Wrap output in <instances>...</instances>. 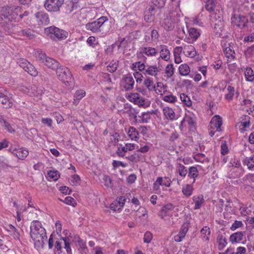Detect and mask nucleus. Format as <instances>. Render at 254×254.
Listing matches in <instances>:
<instances>
[{"mask_svg": "<svg viewBox=\"0 0 254 254\" xmlns=\"http://www.w3.org/2000/svg\"><path fill=\"white\" fill-rule=\"evenodd\" d=\"M81 9L79 0H71L66 1L64 6L63 10L66 14H75Z\"/></svg>", "mask_w": 254, "mask_h": 254, "instance_id": "nucleus-4", "label": "nucleus"}, {"mask_svg": "<svg viewBox=\"0 0 254 254\" xmlns=\"http://www.w3.org/2000/svg\"><path fill=\"white\" fill-rule=\"evenodd\" d=\"M189 36L186 41L189 43H193L200 36L199 31L195 28H190L188 30Z\"/></svg>", "mask_w": 254, "mask_h": 254, "instance_id": "nucleus-14", "label": "nucleus"}, {"mask_svg": "<svg viewBox=\"0 0 254 254\" xmlns=\"http://www.w3.org/2000/svg\"><path fill=\"white\" fill-rule=\"evenodd\" d=\"M192 200L194 203V209H198L200 208V207L202 206V204L204 202L203 196L202 195L193 196L192 197Z\"/></svg>", "mask_w": 254, "mask_h": 254, "instance_id": "nucleus-25", "label": "nucleus"}, {"mask_svg": "<svg viewBox=\"0 0 254 254\" xmlns=\"http://www.w3.org/2000/svg\"><path fill=\"white\" fill-rule=\"evenodd\" d=\"M165 73L168 78L171 77L174 73V67L172 64H168L165 68Z\"/></svg>", "mask_w": 254, "mask_h": 254, "instance_id": "nucleus-51", "label": "nucleus"}, {"mask_svg": "<svg viewBox=\"0 0 254 254\" xmlns=\"http://www.w3.org/2000/svg\"><path fill=\"white\" fill-rule=\"evenodd\" d=\"M193 190V187L191 185L186 184L183 186L182 192L184 195L189 197L192 194Z\"/></svg>", "mask_w": 254, "mask_h": 254, "instance_id": "nucleus-30", "label": "nucleus"}, {"mask_svg": "<svg viewBox=\"0 0 254 254\" xmlns=\"http://www.w3.org/2000/svg\"><path fill=\"white\" fill-rule=\"evenodd\" d=\"M210 21L216 34L218 35L219 36H222L224 30V24L221 14L212 13L210 15Z\"/></svg>", "mask_w": 254, "mask_h": 254, "instance_id": "nucleus-2", "label": "nucleus"}, {"mask_svg": "<svg viewBox=\"0 0 254 254\" xmlns=\"http://www.w3.org/2000/svg\"><path fill=\"white\" fill-rule=\"evenodd\" d=\"M245 232H237L232 234L230 237V241L232 243H240L244 238Z\"/></svg>", "mask_w": 254, "mask_h": 254, "instance_id": "nucleus-17", "label": "nucleus"}, {"mask_svg": "<svg viewBox=\"0 0 254 254\" xmlns=\"http://www.w3.org/2000/svg\"><path fill=\"white\" fill-rule=\"evenodd\" d=\"M19 35L26 36L29 39H33L35 37L34 32L30 29H23L19 32Z\"/></svg>", "mask_w": 254, "mask_h": 254, "instance_id": "nucleus-36", "label": "nucleus"}, {"mask_svg": "<svg viewBox=\"0 0 254 254\" xmlns=\"http://www.w3.org/2000/svg\"><path fill=\"white\" fill-rule=\"evenodd\" d=\"M86 27L87 29L91 30L93 32H98L101 31L100 29L101 27L96 21L87 24Z\"/></svg>", "mask_w": 254, "mask_h": 254, "instance_id": "nucleus-28", "label": "nucleus"}, {"mask_svg": "<svg viewBox=\"0 0 254 254\" xmlns=\"http://www.w3.org/2000/svg\"><path fill=\"white\" fill-rule=\"evenodd\" d=\"M5 229L15 239H19L20 234L14 226L11 224L8 225L5 227Z\"/></svg>", "mask_w": 254, "mask_h": 254, "instance_id": "nucleus-26", "label": "nucleus"}, {"mask_svg": "<svg viewBox=\"0 0 254 254\" xmlns=\"http://www.w3.org/2000/svg\"><path fill=\"white\" fill-rule=\"evenodd\" d=\"M127 99L139 107L145 106L144 99L137 93H130L127 96Z\"/></svg>", "mask_w": 254, "mask_h": 254, "instance_id": "nucleus-10", "label": "nucleus"}, {"mask_svg": "<svg viewBox=\"0 0 254 254\" xmlns=\"http://www.w3.org/2000/svg\"><path fill=\"white\" fill-rule=\"evenodd\" d=\"M176 169L181 177H185L188 174V170L186 167L180 163H177Z\"/></svg>", "mask_w": 254, "mask_h": 254, "instance_id": "nucleus-32", "label": "nucleus"}, {"mask_svg": "<svg viewBox=\"0 0 254 254\" xmlns=\"http://www.w3.org/2000/svg\"><path fill=\"white\" fill-rule=\"evenodd\" d=\"M180 99L184 104L187 106L190 107L191 105V101L190 98L184 93L180 94Z\"/></svg>", "mask_w": 254, "mask_h": 254, "instance_id": "nucleus-44", "label": "nucleus"}, {"mask_svg": "<svg viewBox=\"0 0 254 254\" xmlns=\"http://www.w3.org/2000/svg\"><path fill=\"white\" fill-rule=\"evenodd\" d=\"M152 234L150 232H146L144 235V242L145 243H149L152 239Z\"/></svg>", "mask_w": 254, "mask_h": 254, "instance_id": "nucleus-62", "label": "nucleus"}, {"mask_svg": "<svg viewBox=\"0 0 254 254\" xmlns=\"http://www.w3.org/2000/svg\"><path fill=\"white\" fill-rule=\"evenodd\" d=\"M128 136L131 140H136L138 138V132L134 127H129L127 131Z\"/></svg>", "mask_w": 254, "mask_h": 254, "instance_id": "nucleus-31", "label": "nucleus"}, {"mask_svg": "<svg viewBox=\"0 0 254 254\" xmlns=\"http://www.w3.org/2000/svg\"><path fill=\"white\" fill-rule=\"evenodd\" d=\"M35 56L37 60L43 63L47 57L46 54L41 50H37L36 51L35 53Z\"/></svg>", "mask_w": 254, "mask_h": 254, "instance_id": "nucleus-43", "label": "nucleus"}, {"mask_svg": "<svg viewBox=\"0 0 254 254\" xmlns=\"http://www.w3.org/2000/svg\"><path fill=\"white\" fill-rule=\"evenodd\" d=\"M245 76L247 81L253 82L254 81V72L252 68L249 67L246 68Z\"/></svg>", "mask_w": 254, "mask_h": 254, "instance_id": "nucleus-29", "label": "nucleus"}, {"mask_svg": "<svg viewBox=\"0 0 254 254\" xmlns=\"http://www.w3.org/2000/svg\"><path fill=\"white\" fill-rule=\"evenodd\" d=\"M30 234L34 241L35 247L37 250L43 248L48 238L46 230L42 226L40 221L34 220L32 222Z\"/></svg>", "mask_w": 254, "mask_h": 254, "instance_id": "nucleus-1", "label": "nucleus"}, {"mask_svg": "<svg viewBox=\"0 0 254 254\" xmlns=\"http://www.w3.org/2000/svg\"><path fill=\"white\" fill-rule=\"evenodd\" d=\"M36 21L39 26L46 25L49 23L50 19L48 14L39 11L35 14Z\"/></svg>", "mask_w": 254, "mask_h": 254, "instance_id": "nucleus-11", "label": "nucleus"}, {"mask_svg": "<svg viewBox=\"0 0 254 254\" xmlns=\"http://www.w3.org/2000/svg\"><path fill=\"white\" fill-rule=\"evenodd\" d=\"M64 3V0H46L44 6L49 11L56 12L60 10Z\"/></svg>", "mask_w": 254, "mask_h": 254, "instance_id": "nucleus-5", "label": "nucleus"}, {"mask_svg": "<svg viewBox=\"0 0 254 254\" xmlns=\"http://www.w3.org/2000/svg\"><path fill=\"white\" fill-rule=\"evenodd\" d=\"M0 102L1 103L5 106V108L11 107L12 106V101L6 96L3 94V97H2Z\"/></svg>", "mask_w": 254, "mask_h": 254, "instance_id": "nucleus-47", "label": "nucleus"}, {"mask_svg": "<svg viewBox=\"0 0 254 254\" xmlns=\"http://www.w3.org/2000/svg\"><path fill=\"white\" fill-rule=\"evenodd\" d=\"M231 20L234 25L241 29L246 27L248 22V19L245 16L235 14L232 15Z\"/></svg>", "mask_w": 254, "mask_h": 254, "instance_id": "nucleus-8", "label": "nucleus"}, {"mask_svg": "<svg viewBox=\"0 0 254 254\" xmlns=\"http://www.w3.org/2000/svg\"><path fill=\"white\" fill-rule=\"evenodd\" d=\"M158 71V69L156 65L149 66L145 69V72L147 74L155 76L157 74Z\"/></svg>", "mask_w": 254, "mask_h": 254, "instance_id": "nucleus-42", "label": "nucleus"}, {"mask_svg": "<svg viewBox=\"0 0 254 254\" xmlns=\"http://www.w3.org/2000/svg\"><path fill=\"white\" fill-rule=\"evenodd\" d=\"M162 96V99L165 102H169V103H174L177 100V98L175 96L173 95H168L165 96H163L162 93H160Z\"/></svg>", "mask_w": 254, "mask_h": 254, "instance_id": "nucleus-50", "label": "nucleus"}, {"mask_svg": "<svg viewBox=\"0 0 254 254\" xmlns=\"http://www.w3.org/2000/svg\"><path fill=\"white\" fill-rule=\"evenodd\" d=\"M56 71L58 78L66 85H69L73 79L69 69L60 64Z\"/></svg>", "mask_w": 254, "mask_h": 254, "instance_id": "nucleus-3", "label": "nucleus"}, {"mask_svg": "<svg viewBox=\"0 0 254 254\" xmlns=\"http://www.w3.org/2000/svg\"><path fill=\"white\" fill-rule=\"evenodd\" d=\"M163 26L167 30H171L172 29L174 26L173 21L171 19L170 12H169L168 15H167L166 18L164 19V21L162 24Z\"/></svg>", "mask_w": 254, "mask_h": 254, "instance_id": "nucleus-22", "label": "nucleus"}, {"mask_svg": "<svg viewBox=\"0 0 254 254\" xmlns=\"http://www.w3.org/2000/svg\"><path fill=\"white\" fill-rule=\"evenodd\" d=\"M158 6L157 3H153V5H150L148 9L145 12L144 19L147 21H151L153 19L152 16L154 15L155 11L157 9Z\"/></svg>", "mask_w": 254, "mask_h": 254, "instance_id": "nucleus-15", "label": "nucleus"}, {"mask_svg": "<svg viewBox=\"0 0 254 254\" xmlns=\"http://www.w3.org/2000/svg\"><path fill=\"white\" fill-rule=\"evenodd\" d=\"M126 158L128 160L133 163H136L141 160H143L144 159V156L140 153L139 151H136L133 154L126 156Z\"/></svg>", "mask_w": 254, "mask_h": 254, "instance_id": "nucleus-20", "label": "nucleus"}, {"mask_svg": "<svg viewBox=\"0 0 254 254\" xmlns=\"http://www.w3.org/2000/svg\"><path fill=\"white\" fill-rule=\"evenodd\" d=\"M200 233L204 241H209L210 235V230L208 227H203L201 230Z\"/></svg>", "mask_w": 254, "mask_h": 254, "instance_id": "nucleus-33", "label": "nucleus"}, {"mask_svg": "<svg viewBox=\"0 0 254 254\" xmlns=\"http://www.w3.org/2000/svg\"><path fill=\"white\" fill-rule=\"evenodd\" d=\"M143 84L149 90L154 91L157 93L156 87H159V82H157L155 85L152 80L147 78L144 80Z\"/></svg>", "mask_w": 254, "mask_h": 254, "instance_id": "nucleus-23", "label": "nucleus"}, {"mask_svg": "<svg viewBox=\"0 0 254 254\" xmlns=\"http://www.w3.org/2000/svg\"><path fill=\"white\" fill-rule=\"evenodd\" d=\"M222 125V119L219 116L213 117L209 126V129L215 130V131H221V127Z\"/></svg>", "mask_w": 254, "mask_h": 254, "instance_id": "nucleus-12", "label": "nucleus"}, {"mask_svg": "<svg viewBox=\"0 0 254 254\" xmlns=\"http://www.w3.org/2000/svg\"><path fill=\"white\" fill-rule=\"evenodd\" d=\"M2 127H4V128L10 133H14L15 132V130L13 127V125H11L7 121L4 123V125H3Z\"/></svg>", "mask_w": 254, "mask_h": 254, "instance_id": "nucleus-58", "label": "nucleus"}, {"mask_svg": "<svg viewBox=\"0 0 254 254\" xmlns=\"http://www.w3.org/2000/svg\"><path fill=\"white\" fill-rule=\"evenodd\" d=\"M128 151L126 145L124 146H120L117 151V153L119 156L124 157L125 155L126 152Z\"/></svg>", "mask_w": 254, "mask_h": 254, "instance_id": "nucleus-57", "label": "nucleus"}, {"mask_svg": "<svg viewBox=\"0 0 254 254\" xmlns=\"http://www.w3.org/2000/svg\"><path fill=\"white\" fill-rule=\"evenodd\" d=\"M179 70L180 74L184 76L188 75L190 72V68L186 64H181L179 68Z\"/></svg>", "mask_w": 254, "mask_h": 254, "instance_id": "nucleus-38", "label": "nucleus"}, {"mask_svg": "<svg viewBox=\"0 0 254 254\" xmlns=\"http://www.w3.org/2000/svg\"><path fill=\"white\" fill-rule=\"evenodd\" d=\"M230 254H246V249L245 247H239L237 248L236 252H233Z\"/></svg>", "mask_w": 254, "mask_h": 254, "instance_id": "nucleus-64", "label": "nucleus"}, {"mask_svg": "<svg viewBox=\"0 0 254 254\" xmlns=\"http://www.w3.org/2000/svg\"><path fill=\"white\" fill-rule=\"evenodd\" d=\"M27 67L24 70L32 76H36L38 74V72L35 67L30 63H27Z\"/></svg>", "mask_w": 254, "mask_h": 254, "instance_id": "nucleus-40", "label": "nucleus"}, {"mask_svg": "<svg viewBox=\"0 0 254 254\" xmlns=\"http://www.w3.org/2000/svg\"><path fill=\"white\" fill-rule=\"evenodd\" d=\"M189 230V223H184L180 229L179 233L174 236V240L177 242H180L182 241L183 239L185 237L186 234Z\"/></svg>", "mask_w": 254, "mask_h": 254, "instance_id": "nucleus-13", "label": "nucleus"}, {"mask_svg": "<svg viewBox=\"0 0 254 254\" xmlns=\"http://www.w3.org/2000/svg\"><path fill=\"white\" fill-rule=\"evenodd\" d=\"M244 182H249V183L254 182V174H249L246 175L243 178Z\"/></svg>", "mask_w": 254, "mask_h": 254, "instance_id": "nucleus-63", "label": "nucleus"}, {"mask_svg": "<svg viewBox=\"0 0 254 254\" xmlns=\"http://www.w3.org/2000/svg\"><path fill=\"white\" fill-rule=\"evenodd\" d=\"M2 15L5 18H9V16L12 14V9L9 7H3L1 10Z\"/></svg>", "mask_w": 254, "mask_h": 254, "instance_id": "nucleus-52", "label": "nucleus"}, {"mask_svg": "<svg viewBox=\"0 0 254 254\" xmlns=\"http://www.w3.org/2000/svg\"><path fill=\"white\" fill-rule=\"evenodd\" d=\"M47 33L51 34L52 38H57L58 39H62L66 37V33L63 30L56 27L55 26H51L45 29Z\"/></svg>", "mask_w": 254, "mask_h": 254, "instance_id": "nucleus-6", "label": "nucleus"}, {"mask_svg": "<svg viewBox=\"0 0 254 254\" xmlns=\"http://www.w3.org/2000/svg\"><path fill=\"white\" fill-rule=\"evenodd\" d=\"M224 52L226 54L228 59H233L234 58L235 52L230 47L226 48Z\"/></svg>", "mask_w": 254, "mask_h": 254, "instance_id": "nucleus-49", "label": "nucleus"}, {"mask_svg": "<svg viewBox=\"0 0 254 254\" xmlns=\"http://www.w3.org/2000/svg\"><path fill=\"white\" fill-rule=\"evenodd\" d=\"M85 95V92L82 90H77L74 96V100H79Z\"/></svg>", "mask_w": 254, "mask_h": 254, "instance_id": "nucleus-56", "label": "nucleus"}, {"mask_svg": "<svg viewBox=\"0 0 254 254\" xmlns=\"http://www.w3.org/2000/svg\"><path fill=\"white\" fill-rule=\"evenodd\" d=\"M176 50L179 52H183L186 57L193 58L196 55V52L194 46L190 45H185L183 46L177 47Z\"/></svg>", "mask_w": 254, "mask_h": 254, "instance_id": "nucleus-7", "label": "nucleus"}, {"mask_svg": "<svg viewBox=\"0 0 254 254\" xmlns=\"http://www.w3.org/2000/svg\"><path fill=\"white\" fill-rule=\"evenodd\" d=\"M9 151L13 155L16 156L18 158L21 160H24L29 154L28 150L26 148H18L14 146H10Z\"/></svg>", "mask_w": 254, "mask_h": 254, "instance_id": "nucleus-9", "label": "nucleus"}, {"mask_svg": "<svg viewBox=\"0 0 254 254\" xmlns=\"http://www.w3.org/2000/svg\"><path fill=\"white\" fill-rule=\"evenodd\" d=\"M243 164L248 166L249 169L254 167V155L246 157L243 161Z\"/></svg>", "mask_w": 254, "mask_h": 254, "instance_id": "nucleus-34", "label": "nucleus"}, {"mask_svg": "<svg viewBox=\"0 0 254 254\" xmlns=\"http://www.w3.org/2000/svg\"><path fill=\"white\" fill-rule=\"evenodd\" d=\"M61 240L64 243V249H66L68 254H71V249L70 248V240L68 238H62Z\"/></svg>", "mask_w": 254, "mask_h": 254, "instance_id": "nucleus-45", "label": "nucleus"}, {"mask_svg": "<svg viewBox=\"0 0 254 254\" xmlns=\"http://www.w3.org/2000/svg\"><path fill=\"white\" fill-rule=\"evenodd\" d=\"M194 159L196 162H199L201 163L207 161V158L205 157V155L202 153H198L196 154L194 157Z\"/></svg>", "mask_w": 254, "mask_h": 254, "instance_id": "nucleus-53", "label": "nucleus"}, {"mask_svg": "<svg viewBox=\"0 0 254 254\" xmlns=\"http://www.w3.org/2000/svg\"><path fill=\"white\" fill-rule=\"evenodd\" d=\"M228 93L225 95V98L228 101L232 100L235 93V88L230 85L227 88Z\"/></svg>", "mask_w": 254, "mask_h": 254, "instance_id": "nucleus-37", "label": "nucleus"}, {"mask_svg": "<svg viewBox=\"0 0 254 254\" xmlns=\"http://www.w3.org/2000/svg\"><path fill=\"white\" fill-rule=\"evenodd\" d=\"M157 112V110L153 111L152 110L150 112L147 113H142L141 116H139V118H141L142 122L143 123H147L148 120L150 119V114H156Z\"/></svg>", "mask_w": 254, "mask_h": 254, "instance_id": "nucleus-41", "label": "nucleus"}, {"mask_svg": "<svg viewBox=\"0 0 254 254\" xmlns=\"http://www.w3.org/2000/svg\"><path fill=\"white\" fill-rule=\"evenodd\" d=\"M174 207L171 203L167 204L162 207L160 211V216L163 218L165 216H169L171 214Z\"/></svg>", "mask_w": 254, "mask_h": 254, "instance_id": "nucleus-18", "label": "nucleus"}, {"mask_svg": "<svg viewBox=\"0 0 254 254\" xmlns=\"http://www.w3.org/2000/svg\"><path fill=\"white\" fill-rule=\"evenodd\" d=\"M123 80L125 82L124 88L126 90H129L133 88L134 81L131 75L127 74L124 76Z\"/></svg>", "mask_w": 254, "mask_h": 254, "instance_id": "nucleus-16", "label": "nucleus"}, {"mask_svg": "<svg viewBox=\"0 0 254 254\" xmlns=\"http://www.w3.org/2000/svg\"><path fill=\"white\" fill-rule=\"evenodd\" d=\"M163 115L167 120H173L175 119V114L172 108L164 107L163 109Z\"/></svg>", "mask_w": 254, "mask_h": 254, "instance_id": "nucleus-24", "label": "nucleus"}, {"mask_svg": "<svg viewBox=\"0 0 254 254\" xmlns=\"http://www.w3.org/2000/svg\"><path fill=\"white\" fill-rule=\"evenodd\" d=\"M160 57L165 61H168L170 58V53L166 46H160Z\"/></svg>", "mask_w": 254, "mask_h": 254, "instance_id": "nucleus-21", "label": "nucleus"}, {"mask_svg": "<svg viewBox=\"0 0 254 254\" xmlns=\"http://www.w3.org/2000/svg\"><path fill=\"white\" fill-rule=\"evenodd\" d=\"M49 177L52 179L54 181H56L58 179L60 175L59 172L57 171H49L48 172Z\"/></svg>", "mask_w": 254, "mask_h": 254, "instance_id": "nucleus-54", "label": "nucleus"}, {"mask_svg": "<svg viewBox=\"0 0 254 254\" xmlns=\"http://www.w3.org/2000/svg\"><path fill=\"white\" fill-rule=\"evenodd\" d=\"M171 184V180L168 177H160V185L165 187H169Z\"/></svg>", "mask_w": 254, "mask_h": 254, "instance_id": "nucleus-55", "label": "nucleus"}, {"mask_svg": "<svg viewBox=\"0 0 254 254\" xmlns=\"http://www.w3.org/2000/svg\"><path fill=\"white\" fill-rule=\"evenodd\" d=\"M44 63L48 67L56 70L60 64L58 61L50 57H47Z\"/></svg>", "mask_w": 254, "mask_h": 254, "instance_id": "nucleus-19", "label": "nucleus"}, {"mask_svg": "<svg viewBox=\"0 0 254 254\" xmlns=\"http://www.w3.org/2000/svg\"><path fill=\"white\" fill-rule=\"evenodd\" d=\"M80 181V178L77 175H73L69 180L70 183L74 186L78 185Z\"/></svg>", "mask_w": 254, "mask_h": 254, "instance_id": "nucleus-60", "label": "nucleus"}, {"mask_svg": "<svg viewBox=\"0 0 254 254\" xmlns=\"http://www.w3.org/2000/svg\"><path fill=\"white\" fill-rule=\"evenodd\" d=\"M188 177L193 179L192 184H193L195 181V179L198 176V171L197 168L194 166L190 167L188 170Z\"/></svg>", "mask_w": 254, "mask_h": 254, "instance_id": "nucleus-27", "label": "nucleus"}, {"mask_svg": "<svg viewBox=\"0 0 254 254\" xmlns=\"http://www.w3.org/2000/svg\"><path fill=\"white\" fill-rule=\"evenodd\" d=\"M217 241L218 243V249L219 250H223L227 244L226 239L222 235L218 236Z\"/></svg>", "mask_w": 254, "mask_h": 254, "instance_id": "nucleus-39", "label": "nucleus"}, {"mask_svg": "<svg viewBox=\"0 0 254 254\" xmlns=\"http://www.w3.org/2000/svg\"><path fill=\"white\" fill-rule=\"evenodd\" d=\"M118 64L116 62L113 61L111 62L109 65L107 66V70L110 72H115L117 69Z\"/></svg>", "mask_w": 254, "mask_h": 254, "instance_id": "nucleus-59", "label": "nucleus"}, {"mask_svg": "<svg viewBox=\"0 0 254 254\" xmlns=\"http://www.w3.org/2000/svg\"><path fill=\"white\" fill-rule=\"evenodd\" d=\"M185 120L190 126L193 127L195 125V118L193 114L186 115L185 118Z\"/></svg>", "mask_w": 254, "mask_h": 254, "instance_id": "nucleus-46", "label": "nucleus"}, {"mask_svg": "<svg viewBox=\"0 0 254 254\" xmlns=\"http://www.w3.org/2000/svg\"><path fill=\"white\" fill-rule=\"evenodd\" d=\"M142 52L148 56H153L157 54V50L151 47H145L142 49Z\"/></svg>", "mask_w": 254, "mask_h": 254, "instance_id": "nucleus-48", "label": "nucleus"}, {"mask_svg": "<svg viewBox=\"0 0 254 254\" xmlns=\"http://www.w3.org/2000/svg\"><path fill=\"white\" fill-rule=\"evenodd\" d=\"M243 225V224L241 221L236 220L232 224V226L230 227V229L232 231H235L237 229L241 227Z\"/></svg>", "mask_w": 254, "mask_h": 254, "instance_id": "nucleus-61", "label": "nucleus"}, {"mask_svg": "<svg viewBox=\"0 0 254 254\" xmlns=\"http://www.w3.org/2000/svg\"><path fill=\"white\" fill-rule=\"evenodd\" d=\"M216 4L215 0H207L205 7L209 12H213L216 6Z\"/></svg>", "mask_w": 254, "mask_h": 254, "instance_id": "nucleus-35", "label": "nucleus"}]
</instances>
